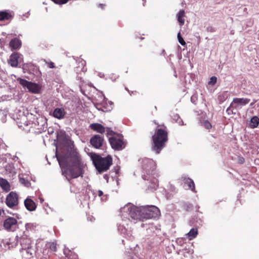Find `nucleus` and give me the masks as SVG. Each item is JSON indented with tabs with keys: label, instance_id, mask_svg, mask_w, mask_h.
<instances>
[{
	"label": "nucleus",
	"instance_id": "nucleus-21",
	"mask_svg": "<svg viewBox=\"0 0 259 259\" xmlns=\"http://www.w3.org/2000/svg\"><path fill=\"white\" fill-rule=\"evenodd\" d=\"M185 11L183 10H180L177 14L178 21L181 26L185 23Z\"/></svg>",
	"mask_w": 259,
	"mask_h": 259
},
{
	"label": "nucleus",
	"instance_id": "nucleus-39",
	"mask_svg": "<svg viewBox=\"0 0 259 259\" xmlns=\"http://www.w3.org/2000/svg\"><path fill=\"white\" fill-rule=\"evenodd\" d=\"M100 5L101 6V8H103V5H102V4H100Z\"/></svg>",
	"mask_w": 259,
	"mask_h": 259
},
{
	"label": "nucleus",
	"instance_id": "nucleus-37",
	"mask_svg": "<svg viewBox=\"0 0 259 259\" xmlns=\"http://www.w3.org/2000/svg\"><path fill=\"white\" fill-rule=\"evenodd\" d=\"M24 125H26V126H28V125H29V124H30V122H29V123H28V122H27V123H26V124H25V123H24Z\"/></svg>",
	"mask_w": 259,
	"mask_h": 259
},
{
	"label": "nucleus",
	"instance_id": "nucleus-32",
	"mask_svg": "<svg viewBox=\"0 0 259 259\" xmlns=\"http://www.w3.org/2000/svg\"><path fill=\"white\" fill-rule=\"evenodd\" d=\"M245 162V159L243 157H239L238 158V162L240 164H243Z\"/></svg>",
	"mask_w": 259,
	"mask_h": 259
},
{
	"label": "nucleus",
	"instance_id": "nucleus-35",
	"mask_svg": "<svg viewBox=\"0 0 259 259\" xmlns=\"http://www.w3.org/2000/svg\"><path fill=\"white\" fill-rule=\"evenodd\" d=\"M142 1H143V5L144 6H145V4L146 2V0H142Z\"/></svg>",
	"mask_w": 259,
	"mask_h": 259
},
{
	"label": "nucleus",
	"instance_id": "nucleus-31",
	"mask_svg": "<svg viewBox=\"0 0 259 259\" xmlns=\"http://www.w3.org/2000/svg\"><path fill=\"white\" fill-rule=\"evenodd\" d=\"M217 78L215 76H212L210 78V81H209V84L213 85L217 82Z\"/></svg>",
	"mask_w": 259,
	"mask_h": 259
},
{
	"label": "nucleus",
	"instance_id": "nucleus-14",
	"mask_svg": "<svg viewBox=\"0 0 259 259\" xmlns=\"http://www.w3.org/2000/svg\"><path fill=\"white\" fill-rule=\"evenodd\" d=\"M91 130L101 134H103L106 131V127L99 123H93L90 124Z\"/></svg>",
	"mask_w": 259,
	"mask_h": 259
},
{
	"label": "nucleus",
	"instance_id": "nucleus-17",
	"mask_svg": "<svg viewBox=\"0 0 259 259\" xmlns=\"http://www.w3.org/2000/svg\"><path fill=\"white\" fill-rule=\"evenodd\" d=\"M66 112L63 108H57L53 112V116L58 119H62L64 117Z\"/></svg>",
	"mask_w": 259,
	"mask_h": 259
},
{
	"label": "nucleus",
	"instance_id": "nucleus-19",
	"mask_svg": "<svg viewBox=\"0 0 259 259\" xmlns=\"http://www.w3.org/2000/svg\"><path fill=\"white\" fill-rule=\"evenodd\" d=\"M0 186L6 192H9L11 190L10 185L8 181L2 178H0Z\"/></svg>",
	"mask_w": 259,
	"mask_h": 259
},
{
	"label": "nucleus",
	"instance_id": "nucleus-22",
	"mask_svg": "<svg viewBox=\"0 0 259 259\" xmlns=\"http://www.w3.org/2000/svg\"><path fill=\"white\" fill-rule=\"evenodd\" d=\"M198 234V230L197 228H192L190 231L186 234L188 239L191 240L195 238Z\"/></svg>",
	"mask_w": 259,
	"mask_h": 259
},
{
	"label": "nucleus",
	"instance_id": "nucleus-36",
	"mask_svg": "<svg viewBox=\"0 0 259 259\" xmlns=\"http://www.w3.org/2000/svg\"><path fill=\"white\" fill-rule=\"evenodd\" d=\"M256 102V100H254L253 102L250 104L251 106L253 105V104Z\"/></svg>",
	"mask_w": 259,
	"mask_h": 259
},
{
	"label": "nucleus",
	"instance_id": "nucleus-34",
	"mask_svg": "<svg viewBox=\"0 0 259 259\" xmlns=\"http://www.w3.org/2000/svg\"><path fill=\"white\" fill-rule=\"evenodd\" d=\"M209 31L211 32L214 31L213 28L212 27H210V30Z\"/></svg>",
	"mask_w": 259,
	"mask_h": 259
},
{
	"label": "nucleus",
	"instance_id": "nucleus-13",
	"mask_svg": "<svg viewBox=\"0 0 259 259\" xmlns=\"http://www.w3.org/2000/svg\"><path fill=\"white\" fill-rule=\"evenodd\" d=\"M20 54L18 53H13L8 60L9 64L13 67H17L18 65V60L20 58Z\"/></svg>",
	"mask_w": 259,
	"mask_h": 259
},
{
	"label": "nucleus",
	"instance_id": "nucleus-24",
	"mask_svg": "<svg viewBox=\"0 0 259 259\" xmlns=\"http://www.w3.org/2000/svg\"><path fill=\"white\" fill-rule=\"evenodd\" d=\"M251 123L252 124L253 127H256L258 126L259 123V118L258 117L255 116L251 118Z\"/></svg>",
	"mask_w": 259,
	"mask_h": 259
},
{
	"label": "nucleus",
	"instance_id": "nucleus-12",
	"mask_svg": "<svg viewBox=\"0 0 259 259\" xmlns=\"http://www.w3.org/2000/svg\"><path fill=\"white\" fill-rule=\"evenodd\" d=\"M104 137L99 135H94L90 139L91 145L96 149L101 148L104 143Z\"/></svg>",
	"mask_w": 259,
	"mask_h": 259
},
{
	"label": "nucleus",
	"instance_id": "nucleus-29",
	"mask_svg": "<svg viewBox=\"0 0 259 259\" xmlns=\"http://www.w3.org/2000/svg\"><path fill=\"white\" fill-rule=\"evenodd\" d=\"M44 62H45V63L48 65V66L50 68H55V64L54 63L52 62V61H48L46 60H44Z\"/></svg>",
	"mask_w": 259,
	"mask_h": 259
},
{
	"label": "nucleus",
	"instance_id": "nucleus-38",
	"mask_svg": "<svg viewBox=\"0 0 259 259\" xmlns=\"http://www.w3.org/2000/svg\"><path fill=\"white\" fill-rule=\"evenodd\" d=\"M19 127H23V128H24V127H23V125H22V124H20V125H19Z\"/></svg>",
	"mask_w": 259,
	"mask_h": 259
},
{
	"label": "nucleus",
	"instance_id": "nucleus-6",
	"mask_svg": "<svg viewBox=\"0 0 259 259\" xmlns=\"http://www.w3.org/2000/svg\"><path fill=\"white\" fill-rule=\"evenodd\" d=\"M123 140V137L121 135H115L109 138L111 147L116 150H121L125 147L126 143Z\"/></svg>",
	"mask_w": 259,
	"mask_h": 259
},
{
	"label": "nucleus",
	"instance_id": "nucleus-1",
	"mask_svg": "<svg viewBox=\"0 0 259 259\" xmlns=\"http://www.w3.org/2000/svg\"><path fill=\"white\" fill-rule=\"evenodd\" d=\"M59 164L62 169V175L69 179L82 176L79 154L75 151H68L64 155L56 154Z\"/></svg>",
	"mask_w": 259,
	"mask_h": 259
},
{
	"label": "nucleus",
	"instance_id": "nucleus-18",
	"mask_svg": "<svg viewBox=\"0 0 259 259\" xmlns=\"http://www.w3.org/2000/svg\"><path fill=\"white\" fill-rule=\"evenodd\" d=\"M24 204L26 209L29 211H33L36 207L35 203L30 198L25 199Z\"/></svg>",
	"mask_w": 259,
	"mask_h": 259
},
{
	"label": "nucleus",
	"instance_id": "nucleus-28",
	"mask_svg": "<svg viewBox=\"0 0 259 259\" xmlns=\"http://www.w3.org/2000/svg\"><path fill=\"white\" fill-rule=\"evenodd\" d=\"M105 132H106L107 136H113L114 135H117L111 129V128L108 127H106Z\"/></svg>",
	"mask_w": 259,
	"mask_h": 259
},
{
	"label": "nucleus",
	"instance_id": "nucleus-27",
	"mask_svg": "<svg viewBox=\"0 0 259 259\" xmlns=\"http://www.w3.org/2000/svg\"><path fill=\"white\" fill-rule=\"evenodd\" d=\"M178 40H179V42L182 45V46H185L186 45V42L185 41V40H184V39L183 38V37H182V36L181 35V33L180 32H179L178 34Z\"/></svg>",
	"mask_w": 259,
	"mask_h": 259
},
{
	"label": "nucleus",
	"instance_id": "nucleus-15",
	"mask_svg": "<svg viewBox=\"0 0 259 259\" xmlns=\"http://www.w3.org/2000/svg\"><path fill=\"white\" fill-rule=\"evenodd\" d=\"M14 17V14L9 11H0V21L11 20Z\"/></svg>",
	"mask_w": 259,
	"mask_h": 259
},
{
	"label": "nucleus",
	"instance_id": "nucleus-10",
	"mask_svg": "<svg viewBox=\"0 0 259 259\" xmlns=\"http://www.w3.org/2000/svg\"><path fill=\"white\" fill-rule=\"evenodd\" d=\"M249 102L250 99L247 98H234L230 106L227 108V112H228V114H230L229 112L231 108L237 109L239 106L245 105L247 104Z\"/></svg>",
	"mask_w": 259,
	"mask_h": 259
},
{
	"label": "nucleus",
	"instance_id": "nucleus-26",
	"mask_svg": "<svg viewBox=\"0 0 259 259\" xmlns=\"http://www.w3.org/2000/svg\"><path fill=\"white\" fill-rule=\"evenodd\" d=\"M26 230L27 231H32L34 230L35 228V226L32 223H27L25 225Z\"/></svg>",
	"mask_w": 259,
	"mask_h": 259
},
{
	"label": "nucleus",
	"instance_id": "nucleus-4",
	"mask_svg": "<svg viewBox=\"0 0 259 259\" xmlns=\"http://www.w3.org/2000/svg\"><path fill=\"white\" fill-rule=\"evenodd\" d=\"M143 169L142 177L145 180H150L151 175L154 173L156 168L155 162L152 159L145 158L142 159Z\"/></svg>",
	"mask_w": 259,
	"mask_h": 259
},
{
	"label": "nucleus",
	"instance_id": "nucleus-20",
	"mask_svg": "<svg viewBox=\"0 0 259 259\" xmlns=\"http://www.w3.org/2000/svg\"><path fill=\"white\" fill-rule=\"evenodd\" d=\"M21 42L17 38L12 39L10 42V47L12 50H17L20 47Z\"/></svg>",
	"mask_w": 259,
	"mask_h": 259
},
{
	"label": "nucleus",
	"instance_id": "nucleus-9",
	"mask_svg": "<svg viewBox=\"0 0 259 259\" xmlns=\"http://www.w3.org/2000/svg\"><path fill=\"white\" fill-rule=\"evenodd\" d=\"M6 204L11 208L17 206L19 204L18 194L15 192H11L6 197Z\"/></svg>",
	"mask_w": 259,
	"mask_h": 259
},
{
	"label": "nucleus",
	"instance_id": "nucleus-30",
	"mask_svg": "<svg viewBox=\"0 0 259 259\" xmlns=\"http://www.w3.org/2000/svg\"><path fill=\"white\" fill-rule=\"evenodd\" d=\"M203 126L206 128V129H210L211 128V123L207 120H205L203 123Z\"/></svg>",
	"mask_w": 259,
	"mask_h": 259
},
{
	"label": "nucleus",
	"instance_id": "nucleus-25",
	"mask_svg": "<svg viewBox=\"0 0 259 259\" xmlns=\"http://www.w3.org/2000/svg\"><path fill=\"white\" fill-rule=\"evenodd\" d=\"M19 181L20 182L23 184L25 186L29 187L30 185V183L29 181L25 178H20Z\"/></svg>",
	"mask_w": 259,
	"mask_h": 259
},
{
	"label": "nucleus",
	"instance_id": "nucleus-23",
	"mask_svg": "<svg viewBox=\"0 0 259 259\" xmlns=\"http://www.w3.org/2000/svg\"><path fill=\"white\" fill-rule=\"evenodd\" d=\"M46 247L52 251L55 252L57 251V243L55 242H48L46 244Z\"/></svg>",
	"mask_w": 259,
	"mask_h": 259
},
{
	"label": "nucleus",
	"instance_id": "nucleus-11",
	"mask_svg": "<svg viewBox=\"0 0 259 259\" xmlns=\"http://www.w3.org/2000/svg\"><path fill=\"white\" fill-rule=\"evenodd\" d=\"M3 226L8 231H14L18 228V222L15 218L10 217L4 221Z\"/></svg>",
	"mask_w": 259,
	"mask_h": 259
},
{
	"label": "nucleus",
	"instance_id": "nucleus-8",
	"mask_svg": "<svg viewBox=\"0 0 259 259\" xmlns=\"http://www.w3.org/2000/svg\"><path fill=\"white\" fill-rule=\"evenodd\" d=\"M20 83L22 86L26 87L29 92L34 94H38L41 90V86L39 84L24 79H20Z\"/></svg>",
	"mask_w": 259,
	"mask_h": 259
},
{
	"label": "nucleus",
	"instance_id": "nucleus-7",
	"mask_svg": "<svg viewBox=\"0 0 259 259\" xmlns=\"http://www.w3.org/2000/svg\"><path fill=\"white\" fill-rule=\"evenodd\" d=\"M124 209L128 212L129 216L134 220H140L141 218V206L138 207L132 204H128L124 206Z\"/></svg>",
	"mask_w": 259,
	"mask_h": 259
},
{
	"label": "nucleus",
	"instance_id": "nucleus-33",
	"mask_svg": "<svg viewBox=\"0 0 259 259\" xmlns=\"http://www.w3.org/2000/svg\"><path fill=\"white\" fill-rule=\"evenodd\" d=\"M98 195L99 196H101L103 195V192L101 190L98 191Z\"/></svg>",
	"mask_w": 259,
	"mask_h": 259
},
{
	"label": "nucleus",
	"instance_id": "nucleus-40",
	"mask_svg": "<svg viewBox=\"0 0 259 259\" xmlns=\"http://www.w3.org/2000/svg\"><path fill=\"white\" fill-rule=\"evenodd\" d=\"M155 181H156V182H157V180L155 179Z\"/></svg>",
	"mask_w": 259,
	"mask_h": 259
},
{
	"label": "nucleus",
	"instance_id": "nucleus-3",
	"mask_svg": "<svg viewBox=\"0 0 259 259\" xmlns=\"http://www.w3.org/2000/svg\"><path fill=\"white\" fill-rule=\"evenodd\" d=\"M91 157L96 168L100 173L108 170L112 164V158L110 155L102 157L100 155L91 153Z\"/></svg>",
	"mask_w": 259,
	"mask_h": 259
},
{
	"label": "nucleus",
	"instance_id": "nucleus-16",
	"mask_svg": "<svg viewBox=\"0 0 259 259\" xmlns=\"http://www.w3.org/2000/svg\"><path fill=\"white\" fill-rule=\"evenodd\" d=\"M181 180L188 186V189H191L194 192H196L195 184L191 179L188 178L186 176H183L181 177Z\"/></svg>",
	"mask_w": 259,
	"mask_h": 259
},
{
	"label": "nucleus",
	"instance_id": "nucleus-5",
	"mask_svg": "<svg viewBox=\"0 0 259 259\" xmlns=\"http://www.w3.org/2000/svg\"><path fill=\"white\" fill-rule=\"evenodd\" d=\"M141 221L158 218L160 215V211L155 206H141Z\"/></svg>",
	"mask_w": 259,
	"mask_h": 259
},
{
	"label": "nucleus",
	"instance_id": "nucleus-2",
	"mask_svg": "<svg viewBox=\"0 0 259 259\" xmlns=\"http://www.w3.org/2000/svg\"><path fill=\"white\" fill-rule=\"evenodd\" d=\"M154 122L157 126L152 137V149L156 154H159L168 141V131L163 124H159L155 121Z\"/></svg>",
	"mask_w": 259,
	"mask_h": 259
}]
</instances>
